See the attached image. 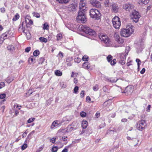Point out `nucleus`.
Wrapping results in <instances>:
<instances>
[{"instance_id":"obj_1","label":"nucleus","mask_w":152,"mask_h":152,"mask_svg":"<svg viewBox=\"0 0 152 152\" xmlns=\"http://www.w3.org/2000/svg\"><path fill=\"white\" fill-rule=\"evenodd\" d=\"M134 31V27L132 25L127 26L126 29H122L120 31V34L123 37H128L133 33Z\"/></svg>"},{"instance_id":"obj_2","label":"nucleus","mask_w":152,"mask_h":152,"mask_svg":"<svg viewBox=\"0 0 152 152\" xmlns=\"http://www.w3.org/2000/svg\"><path fill=\"white\" fill-rule=\"evenodd\" d=\"M79 28L80 31L85 32L87 35L91 36H94L95 35V31L86 25H80Z\"/></svg>"},{"instance_id":"obj_3","label":"nucleus","mask_w":152,"mask_h":152,"mask_svg":"<svg viewBox=\"0 0 152 152\" xmlns=\"http://www.w3.org/2000/svg\"><path fill=\"white\" fill-rule=\"evenodd\" d=\"M90 15L91 18L96 20H99L101 18V14L97 10L91 9L90 11Z\"/></svg>"},{"instance_id":"obj_4","label":"nucleus","mask_w":152,"mask_h":152,"mask_svg":"<svg viewBox=\"0 0 152 152\" xmlns=\"http://www.w3.org/2000/svg\"><path fill=\"white\" fill-rule=\"evenodd\" d=\"M85 12L82 11L79 12L78 15L77 17V20L78 22L84 23L86 21V20L84 13Z\"/></svg>"},{"instance_id":"obj_5","label":"nucleus","mask_w":152,"mask_h":152,"mask_svg":"<svg viewBox=\"0 0 152 152\" xmlns=\"http://www.w3.org/2000/svg\"><path fill=\"white\" fill-rule=\"evenodd\" d=\"M112 23L113 26L115 29L119 28L121 25V22L120 19L117 16H115L112 19Z\"/></svg>"},{"instance_id":"obj_6","label":"nucleus","mask_w":152,"mask_h":152,"mask_svg":"<svg viewBox=\"0 0 152 152\" xmlns=\"http://www.w3.org/2000/svg\"><path fill=\"white\" fill-rule=\"evenodd\" d=\"M131 17L133 21L136 23L139 21V19L140 17V15L138 12L134 10L132 12Z\"/></svg>"},{"instance_id":"obj_7","label":"nucleus","mask_w":152,"mask_h":152,"mask_svg":"<svg viewBox=\"0 0 152 152\" xmlns=\"http://www.w3.org/2000/svg\"><path fill=\"white\" fill-rule=\"evenodd\" d=\"M146 126V123L145 120H141L137 124V129L142 131L145 129Z\"/></svg>"},{"instance_id":"obj_8","label":"nucleus","mask_w":152,"mask_h":152,"mask_svg":"<svg viewBox=\"0 0 152 152\" xmlns=\"http://www.w3.org/2000/svg\"><path fill=\"white\" fill-rule=\"evenodd\" d=\"M134 7V5L132 4L126 3L124 4L123 6V8L126 11L130 12L132 11Z\"/></svg>"},{"instance_id":"obj_9","label":"nucleus","mask_w":152,"mask_h":152,"mask_svg":"<svg viewBox=\"0 0 152 152\" xmlns=\"http://www.w3.org/2000/svg\"><path fill=\"white\" fill-rule=\"evenodd\" d=\"M13 34L10 30L4 33L3 34L1 37V38H2L3 40L8 38L10 39L13 37Z\"/></svg>"},{"instance_id":"obj_10","label":"nucleus","mask_w":152,"mask_h":152,"mask_svg":"<svg viewBox=\"0 0 152 152\" xmlns=\"http://www.w3.org/2000/svg\"><path fill=\"white\" fill-rule=\"evenodd\" d=\"M133 90L132 87L131 86H128L126 87L124 91H121L123 93H125L126 95H128L130 94L133 91Z\"/></svg>"},{"instance_id":"obj_11","label":"nucleus","mask_w":152,"mask_h":152,"mask_svg":"<svg viewBox=\"0 0 152 152\" xmlns=\"http://www.w3.org/2000/svg\"><path fill=\"white\" fill-rule=\"evenodd\" d=\"M79 9V11H82L85 12L86 10V4L83 1H80V3Z\"/></svg>"},{"instance_id":"obj_12","label":"nucleus","mask_w":152,"mask_h":152,"mask_svg":"<svg viewBox=\"0 0 152 152\" xmlns=\"http://www.w3.org/2000/svg\"><path fill=\"white\" fill-rule=\"evenodd\" d=\"M90 3L94 7L96 8H100L101 7L100 3L96 0H90Z\"/></svg>"},{"instance_id":"obj_13","label":"nucleus","mask_w":152,"mask_h":152,"mask_svg":"<svg viewBox=\"0 0 152 152\" xmlns=\"http://www.w3.org/2000/svg\"><path fill=\"white\" fill-rule=\"evenodd\" d=\"M99 38L102 41H103L104 43L106 44H108L110 41L106 35H102L99 37Z\"/></svg>"},{"instance_id":"obj_14","label":"nucleus","mask_w":152,"mask_h":152,"mask_svg":"<svg viewBox=\"0 0 152 152\" xmlns=\"http://www.w3.org/2000/svg\"><path fill=\"white\" fill-rule=\"evenodd\" d=\"M112 10L115 13L117 12L119 10L118 5L116 3H112L111 4Z\"/></svg>"},{"instance_id":"obj_15","label":"nucleus","mask_w":152,"mask_h":152,"mask_svg":"<svg viewBox=\"0 0 152 152\" xmlns=\"http://www.w3.org/2000/svg\"><path fill=\"white\" fill-rule=\"evenodd\" d=\"M23 22L22 24L21 25H20V27H19L18 29L19 31L21 32H22L23 33H24L26 36H27V34H28L29 35V37H27V38L28 39H29L30 37V33L29 32L27 33L25 32V28L24 27H23Z\"/></svg>"},{"instance_id":"obj_16","label":"nucleus","mask_w":152,"mask_h":152,"mask_svg":"<svg viewBox=\"0 0 152 152\" xmlns=\"http://www.w3.org/2000/svg\"><path fill=\"white\" fill-rule=\"evenodd\" d=\"M77 7V4H71L69 5L68 7V10L70 12L75 11L76 8Z\"/></svg>"},{"instance_id":"obj_17","label":"nucleus","mask_w":152,"mask_h":152,"mask_svg":"<svg viewBox=\"0 0 152 152\" xmlns=\"http://www.w3.org/2000/svg\"><path fill=\"white\" fill-rule=\"evenodd\" d=\"M105 80L107 82H110L111 83H114L116 82L117 80L118 79L115 80V79L113 78H109L107 77H104Z\"/></svg>"},{"instance_id":"obj_18","label":"nucleus","mask_w":152,"mask_h":152,"mask_svg":"<svg viewBox=\"0 0 152 152\" xmlns=\"http://www.w3.org/2000/svg\"><path fill=\"white\" fill-rule=\"evenodd\" d=\"M118 44H120V45H116L115 47H122L124 46V45L123 44V43L124 42V40L121 38H120L119 39H118V40L116 41Z\"/></svg>"},{"instance_id":"obj_19","label":"nucleus","mask_w":152,"mask_h":152,"mask_svg":"<svg viewBox=\"0 0 152 152\" xmlns=\"http://www.w3.org/2000/svg\"><path fill=\"white\" fill-rule=\"evenodd\" d=\"M76 129V128H74L71 126V125H69L66 128V131L67 132H71L73 131L74 130H75Z\"/></svg>"},{"instance_id":"obj_20","label":"nucleus","mask_w":152,"mask_h":152,"mask_svg":"<svg viewBox=\"0 0 152 152\" xmlns=\"http://www.w3.org/2000/svg\"><path fill=\"white\" fill-rule=\"evenodd\" d=\"M59 3L61 4H66L68 3L69 0H56Z\"/></svg>"},{"instance_id":"obj_21","label":"nucleus","mask_w":152,"mask_h":152,"mask_svg":"<svg viewBox=\"0 0 152 152\" xmlns=\"http://www.w3.org/2000/svg\"><path fill=\"white\" fill-rule=\"evenodd\" d=\"M83 67L85 69H89L90 67V64L88 62H85L83 65Z\"/></svg>"},{"instance_id":"obj_22","label":"nucleus","mask_w":152,"mask_h":152,"mask_svg":"<svg viewBox=\"0 0 152 152\" xmlns=\"http://www.w3.org/2000/svg\"><path fill=\"white\" fill-rule=\"evenodd\" d=\"M88 125V122L86 121H83L82 123V126L83 129H85L86 128Z\"/></svg>"},{"instance_id":"obj_23","label":"nucleus","mask_w":152,"mask_h":152,"mask_svg":"<svg viewBox=\"0 0 152 152\" xmlns=\"http://www.w3.org/2000/svg\"><path fill=\"white\" fill-rule=\"evenodd\" d=\"M58 123L56 121H54L52 123L51 126L50 128L51 129H53L55 127L58 126Z\"/></svg>"},{"instance_id":"obj_24","label":"nucleus","mask_w":152,"mask_h":152,"mask_svg":"<svg viewBox=\"0 0 152 152\" xmlns=\"http://www.w3.org/2000/svg\"><path fill=\"white\" fill-rule=\"evenodd\" d=\"M20 16L18 13H17L14 17L12 19V20L14 21H16L19 18Z\"/></svg>"},{"instance_id":"obj_25","label":"nucleus","mask_w":152,"mask_h":152,"mask_svg":"<svg viewBox=\"0 0 152 152\" xmlns=\"http://www.w3.org/2000/svg\"><path fill=\"white\" fill-rule=\"evenodd\" d=\"M114 38L116 41L118 40V39L120 38L118 33L116 32L114 34Z\"/></svg>"},{"instance_id":"obj_26","label":"nucleus","mask_w":152,"mask_h":152,"mask_svg":"<svg viewBox=\"0 0 152 152\" xmlns=\"http://www.w3.org/2000/svg\"><path fill=\"white\" fill-rule=\"evenodd\" d=\"M55 74L57 76H61L62 75V72L59 70H56L55 72Z\"/></svg>"},{"instance_id":"obj_27","label":"nucleus","mask_w":152,"mask_h":152,"mask_svg":"<svg viewBox=\"0 0 152 152\" xmlns=\"http://www.w3.org/2000/svg\"><path fill=\"white\" fill-rule=\"evenodd\" d=\"M13 80V79L12 77H8L7 78L6 81L8 83H9L12 82Z\"/></svg>"},{"instance_id":"obj_28","label":"nucleus","mask_w":152,"mask_h":152,"mask_svg":"<svg viewBox=\"0 0 152 152\" xmlns=\"http://www.w3.org/2000/svg\"><path fill=\"white\" fill-rule=\"evenodd\" d=\"M7 49L10 52L12 51L15 50V48L13 46H9L7 47Z\"/></svg>"},{"instance_id":"obj_29","label":"nucleus","mask_w":152,"mask_h":152,"mask_svg":"<svg viewBox=\"0 0 152 152\" xmlns=\"http://www.w3.org/2000/svg\"><path fill=\"white\" fill-rule=\"evenodd\" d=\"M39 39L41 42L45 43H46L48 41V40L46 38L43 37H40L39 38Z\"/></svg>"},{"instance_id":"obj_30","label":"nucleus","mask_w":152,"mask_h":152,"mask_svg":"<svg viewBox=\"0 0 152 152\" xmlns=\"http://www.w3.org/2000/svg\"><path fill=\"white\" fill-rule=\"evenodd\" d=\"M57 40L58 41L61 40L62 38V34H58L57 36Z\"/></svg>"},{"instance_id":"obj_31","label":"nucleus","mask_w":152,"mask_h":152,"mask_svg":"<svg viewBox=\"0 0 152 152\" xmlns=\"http://www.w3.org/2000/svg\"><path fill=\"white\" fill-rule=\"evenodd\" d=\"M39 54V52L38 50H35L33 52V55L35 56H38Z\"/></svg>"},{"instance_id":"obj_32","label":"nucleus","mask_w":152,"mask_h":152,"mask_svg":"<svg viewBox=\"0 0 152 152\" xmlns=\"http://www.w3.org/2000/svg\"><path fill=\"white\" fill-rule=\"evenodd\" d=\"M32 14L34 16H35L37 18H39L40 17V14L39 13L34 12H33Z\"/></svg>"},{"instance_id":"obj_33","label":"nucleus","mask_w":152,"mask_h":152,"mask_svg":"<svg viewBox=\"0 0 152 152\" xmlns=\"http://www.w3.org/2000/svg\"><path fill=\"white\" fill-rule=\"evenodd\" d=\"M49 27V26L48 23H45L43 25V28L44 29L47 30L48 29Z\"/></svg>"},{"instance_id":"obj_34","label":"nucleus","mask_w":152,"mask_h":152,"mask_svg":"<svg viewBox=\"0 0 152 152\" xmlns=\"http://www.w3.org/2000/svg\"><path fill=\"white\" fill-rule=\"evenodd\" d=\"M45 58H39V64H42L45 61Z\"/></svg>"},{"instance_id":"obj_35","label":"nucleus","mask_w":152,"mask_h":152,"mask_svg":"<svg viewBox=\"0 0 152 152\" xmlns=\"http://www.w3.org/2000/svg\"><path fill=\"white\" fill-rule=\"evenodd\" d=\"M58 148V147L57 146L53 147L52 148V151L53 152H56Z\"/></svg>"},{"instance_id":"obj_36","label":"nucleus","mask_w":152,"mask_h":152,"mask_svg":"<svg viewBox=\"0 0 152 152\" xmlns=\"http://www.w3.org/2000/svg\"><path fill=\"white\" fill-rule=\"evenodd\" d=\"M80 115L82 117H85L86 115V113L82 111L80 113Z\"/></svg>"},{"instance_id":"obj_37","label":"nucleus","mask_w":152,"mask_h":152,"mask_svg":"<svg viewBox=\"0 0 152 152\" xmlns=\"http://www.w3.org/2000/svg\"><path fill=\"white\" fill-rule=\"evenodd\" d=\"M126 58V56L124 54H122L120 56V60H125Z\"/></svg>"},{"instance_id":"obj_38","label":"nucleus","mask_w":152,"mask_h":152,"mask_svg":"<svg viewBox=\"0 0 152 152\" xmlns=\"http://www.w3.org/2000/svg\"><path fill=\"white\" fill-rule=\"evenodd\" d=\"M82 60L84 61H88V57L87 56L85 55L83 57Z\"/></svg>"},{"instance_id":"obj_39","label":"nucleus","mask_w":152,"mask_h":152,"mask_svg":"<svg viewBox=\"0 0 152 152\" xmlns=\"http://www.w3.org/2000/svg\"><path fill=\"white\" fill-rule=\"evenodd\" d=\"M107 59L108 62H110L112 60L113 57L111 56V55H108L107 57Z\"/></svg>"},{"instance_id":"obj_40","label":"nucleus","mask_w":152,"mask_h":152,"mask_svg":"<svg viewBox=\"0 0 152 152\" xmlns=\"http://www.w3.org/2000/svg\"><path fill=\"white\" fill-rule=\"evenodd\" d=\"M81 61V59L80 58L77 57V58H75L74 59V61L75 62H76L77 63H78L80 62Z\"/></svg>"},{"instance_id":"obj_41","label":"nucleus","mask_w":152,"mask_h":152,"mask_svg":"<svg viewBox=\"0 0 152 152\" xmlns=\"http://www.w3.org/2000/svg\"><path fill=\"white\" fill-rule=\"evenodd\" d=\"M99 89V86L98 85H96L93 87V89L95 91H97Z\"/></svg>"},{"instance_id":"obj_42","label":"nucleus","mask_w":152,"mask_h":152,"mask_svg":"<svg viewBox=\"0 0 152 152\" xmlns=\"http://www.w3.org/2000/svg\"><path fill=\"white\" fill-rule=\"evenodd\" d=\"M115 129L114 128H113L112 129H109L107 131V132L109 133V134H112V132H116V131H115Z\"/></svg>"},{"instance_id":"obj_43","label":"nucleus","mask_w":152,"mask_h":152,"mask_svg":"<svg viewBox=\"0 0 152 152\" xmlns=\"http://www.w3.org/2000/svg\"><path fill=\"white\" fill-rule=\"evenodd\" d=\"M110 64L112 65H114L116 63V60L115 59L112 60L110 62Z\"/></svg>"},{"instance_id":"obj_44","label":"nucleus","mask_w":152,"mask_h":152,"mask_svg":"<svg viewBox=\"0 0 152 152\" xmlns=\"http://www.w3.org/2000/svg\"><path fill=\"white\" fill-rule=\"evenodd\" d=\"M35 119V118H30L28 119V120L27 121V122L28 123H30L33 121Z\"/></svg>"},{"instance_id":"obj_45","label":"nucleus","mask_w":152,"mask_h":152,"mask_svg":"<svg viewBox=\"0 0 152 152\" xmlns=\"http://www.w3.org/2000/svg\"><path fill=\"white\" fill-rule=\"evenodd\" d=\"M58 56L60 57L61 58H62L64 56L63 53L61 52L60 51L58 55Z\"/></svg>"},{"instance_id":"obj_46","label":"nucleus","mask_w":152,"mask_h":152,"mask_svg":"<svg viewBox=\"0 0 152 152\" xmlns=\"http://www.w3.org/2000/svg\"><path fill=\"white\" fill-rule=\"evenodd\" d=\"M26 24L29 25H32L33 24V21L31 19L30 20H28V22H26Z\"/></svg>"},{"instance_id":"obj_47","label":"nucleus","mask_w":152,"mask_h":152,"mask_svg":"<svg viewBox=\"0 0 152 152\" xmlns=\"http://www.w3.org/2000/svg\"><path fill=\"white\" fill-rule=\"evenodd\" d=\"M25 22H28V20L31 19V17L30 16L27 15L26 17Z\"/></svg>"},{"instance_id":"obj_48","label":"nucleus","mask_w":152,"mask_h":152,"mask_svg":"<svg viewBox=\"0 0 152 152\" xmlns=\"http://www.w3.org/2000/svg\"><path fill=\"white\" fill-rule=\"evenodd\" d=\"M27 147V145L26 143H24L21 146V149L22 150H25Z\"/></svg>"},{"instance_id":"obj_49","label":"nucleus","mask_w":152,"mask_h":152,"mask_svg":"<svg viewBox=\"0 0 152 152\" xmlns=\"http://www.w3.org/2000/svg\"><path fill=\"white\" fill-rule=\"evenodd\" d=\"M6 97V94H0V99H4Z\"/></svg>"},{"instance_id":"obj_50","label":"nucleus","mask_w":152,"mask_h":152,"mask_svg":"<svg viewBox=\"0 0 152 152\" xmlns=\"http://www.w3.org/2000/svg\"><path fill=\"white\" fill-rule=\"evenodd\" d=\"M78 87L77 86H76L74 89V93H77L78 92Z\"/></svg>"},{"instance_id":"obj_51","label":"nucleus","mask_w":152,"mask_h":152,"mask_svg":"<svg viewBox=\"0 0 152 152\" xmlns=\"http://www.w3.org/2000/svg\"><path fill=\"white\" fill-rule=\"evenodd\" d=\"M141 2L143 4H146L149 2V0H141Z\"/></svg>"},{"instance_id":"obj_52","label":"nucleus","mask_w":152,"mask_h":152,"mask_svg":"<svg viewBox=\"0 0 152 152\" xmlns=\"http://www.w3.org/2000/svg\"><path fill=\"white\" fill-rule=\"evenodd\" d=\"M5 86V83L4 82L0 83V89L4 87Z\"/></svg>"},{"instance_id":"obj_53","label":"nucleus","mask_w":152,"mask_h":152,"mask_svg":"<svg viewBox=\"0 0 152 152\" xmlns=\"http://www.w3.org/2000/svg\"><path fill=\"white\" fill-rule=\"evenodd\" d=\"M31 48L30 47H28L26 48L25 49V52L26 53L29 52L31 50Z\"/></svg>"},{"instance_id":"obj_54","label":"nucleus","mask_w":152,"mask_h":152,"mask_svg":"<svg viewBox=\"0 0 152 152\" xmlns=\"http://www.w3.org/2000/svg\"><path fill=\"white\" fill-rule=\"evenodd\" d=\"M84 91H81V93H80V96L81 98H83L84 97L85 95V93H84Z\"/></svg>"},{"instance_id":"obj_55","label":"nucleus","mask_w":152,"mask_h":152,"mask_svg":"<svg viewBox=\"0 0 152 152\" xmlns=\"http://www.w3.org/2000/svg\"><path fill=\"white\" fill-rule=\"evenodd\" d=\"M136 61L137 63L138 68H139V67L140 66V64H139V62H140V63H141V61H140V60L138 58H137L136 59Z\"/></svg>"},{"instance_id":"obj_56","label":"nucleus","mask_w":152,"mask_h":152,"mask_svg":"<svg viewBox=\"0 0 152 152\" xmlns=\"http://www.w3.org/2000/svg\"><path fill=\"white\" fill-rule=\"evenodd\" d=\"M67 138V137L64 136L60 140L64 141H66L67 140L66 139Z\"/></svg>"},{"instance_id":"obj_57","label":"nucleus","mask_w":152,"mask_h":152,"mask_svg":"<svg viewBox=\"0 0 152 152\" xmlns=\"http://www.w3.org/2000/svg\"><path fill=\"white\" fill-rule=\"evenodd\" d=\"M56 141V138L54 137H53L50 140V141L52 143H54Z\"/></svg>"},{"instance_id":"obj_58","label":"nucleus","mask_w":152,"mask_h":152,"mask_svg":"<svg viewBox=\"0 0 152 152\" xmlns=\"http://www.w3.org/2000/svg\"><path fill=\"white\" fill-rule=\"evenodd\" d=\"M72 60V58L71 57L68 58L66 59V62H70Z\"/></svg>"},{"instance_id":"obj_59","label":"nucleus","mask_w":152,"mask_h":152,"mask_svg":"<svg viewBox=\"0 0 152 152\" xmlns=\"http://www.w3.org/2000/svg\"><path fill=\"white\" fill-rule=\"evenodd\" d=\"M151 108V105H149L148 106L147 108H146V111L148 112H149L150 111V108Z\"/></svg>"},{"instance_id":"obj_60","label":"nucleus","mask_w":152,"mask_h":152,"mask_svg":"<svg viewBox=\"0 0 152 152\" xmlns=\"http://www.w3.org/2000/svg\"><path fill=\"white\" fill-rule=\"evenodd\" d=\"M125 60H119V63L120 64H121V65H123L124 64H125Z\"/></svg>"},{"instance_id":"obj_61","label":"nucleus","mask_w":152,"mask_h":152,"mask_svg":"<svg viewBox=\"0 0 152 152\" xmlns=\"http://www.w3.org/2000/svg\"><path fill=\"white\" fill-rule=\"evenodd\" d=\"M1 11V12L4 13L5 11V9L4 8L2 7L0 9Z\"/></svg>"},{"instance_id":"obj_62","label":"nucleus","mask_w":152,"mask_h":152,"mask_svg":"<svg viewBox=\"0 0 152 152\" xmlns=\"http://www.w3.org/2000/svg\"><path fill=\"white\" fill-rule=\"evenodd\" d=\"M91 98L89 96H87L86 98V100L88 102H90L91 101Z\"/></svg>"},{"instance_id":"obj_63","label":"nucleus","mask_w":152,"mask_h":152,"mask_svg":"<svg viewBox=\"0 0 152 152\" xmlns=\"http://www.w3.org/2000/svg\"><path fill=\"white\" fill-rule=\"evenodd\" d=\"M145 71V69L144 68H143L142 70L140 71V73L141 74H144Z\"/></svg>"},{"instance_id":"obj_64","label":"nucleus","mask_w":152,"mask_h":152,"mask_svg":"<svg viewBox=\"0 0 152 152\" xmlns=\"http://www.w3.org/2000/svg\"><path fill=\"white\" fill-rule=\"evenodd\" d=\"M68 150L67 148H65L61 152H68Z\"/></svg>"}]
</instances>
